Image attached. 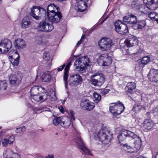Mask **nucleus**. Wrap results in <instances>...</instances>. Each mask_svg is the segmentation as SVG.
<instances>
[{"mask_svg":"<svg viewBox=\"0 0 158 158\" xmlns=\"http://www.w3.org/2000/svg\"><path fill=\"white\" fill-rule=\"evenodd\" d=\"M81 41H81V40H80L79 42H78L77 44V46H78L81 43Z\"/></svg>","mask_w":158,"mask_h":158,"instance_id":"obj_59","label":"nucleus"},{"mask_svg":"<svg viewBox=\"0 0 158 158\" xmlns=\"http://www.w3.org/2000/svg\"><path fill=\"white\" fill-rule=\"evenodd\" d=\"M26 130V127L25 126H23L16 128L15 131L17 133H20L22 132H23L25 131Z\"/></svg>","mask_w":158,"mask_h":158,"instance_id":"obj_43","label":"nucleus"},{"mask_svg":"<svg viewBox=\"0 0 158 158\" xmlns=\"http://www.w3.org/2000/svg\"><path fill=\"white\" fill-rule=\"evenodd\" d=\"M59 109L62 113H64V110L62 106H60V107H59Z\"/></svg>","mask_w":158,"mask_h":158,"instance_id":"obj_55","label":"nucleus"},{"mask_svg":"<svg viewBox=\"0 0 158 158\" xmlns=\"http://www.w3.org/2000/svg\"><path fill=\"white\" fill-rule=\"evenodd\" d=\"M156 13L155 12L151 11L150 13H149L148 15L149 18H150L152 20H154Z\"/></svg>","mask_w":158,"mask_h":158,"instance_id":"obj_48","label":"nucleus"},{"mask_svg":"<svg viewBox=\"0 0 158 158\" xmlns=\"http://www.w3.org/2000/svg\"><path fill=\"white\" fill-rule=\"evenodd\" d=\"M14 57H16L15 59H13L12 56H10L9 58V61L13 65L17 66L19 62V56L18 52H16L15 53L13 56Z\"/></svg>","mask_w":158,"mask_h":158,"instance_id":"obj_23","label":"nucleus"},{"mask_svg":"<svg viewBox=\"0 0 158 158\" xmlns=\"http://www.w3.org/2000/svg\"><path fill=\"white\" fill-rule=\"evenodd\" d=\"M97 135L99 140L101 141H104L108 139L109 135H107L106 133L100 132Z\"/></svg>","mask_w":158,"mask_h":158,"instance_id":"obj_34","label":"nucleus"},{"mask_svg":"<svg viewBox=\"0 0 158 158\" xmlns=\"http://www.w3.org/2000/svg\"><path fill=\"white\" fill-rule=\"evenodd\" d=\"M111 105L114 104V105L110 106L109 107V110L110 112L112 113L114 115L116 116L117 115V113L118 112H117V109L116 107L117 103H112L111 104Z\"/></svg>","mask_w":158,"mask_h":158,"instance_id":"obj_35","label":"nucleus"},{"mask_svg":"<svg viewBox=\"0 0 158 158\" xmlns=\"http://www.w3.org/2000/svg\"><path fill=\"white\" fill-rule=\"evenodd\" d=\"M38 77V76L37 75L35 77V80L37 79V78Z\"/></svg>","mask_w":158,"mask_h":158,"instance_id":"obj_61","label":"nucleus"},{"mask_svg":"<svg viewBox=\"0 0 158 158\" xmlns=\"http://www.w3.org/2000/svg\"><path fill=\"white\" fill-rule=\"evenodd\" d=\"M2 0H0V4H1L2 3Z\"/></svg>","mask_w":158,"mask_h":158,"instance_id":"obj_63","label":"nucleus"},{"mask_svg":"<svg viewBox=\"0 0 158 158\" xmlns=\"http://www.w3.org/2000/svg\"><path fill=\"white\" fill-rule=\"evenodd\" d=\"M124 81L126 82H134V80L132 77H127L124 79Z\"/></svg>","mask_w":158,"mask_h":158,"instance_id":"obj_45","label":"nucleus"},{"mask_svg":"<svg viewBox=\"0 0 158 158\" xmlns=\"http://www.w3.org/2000/svg\"><path fill=\"white\" fill-rule=\"evenodd\" d=\"M14 44L16 48L18 49H23L25 48L26 44L23 39H18L14 41Z\"/></svg>","mask_w":158,"mask_h":158,"instance_id":"obj_19","label":"nucleus"},{"mask_svg":"<svg viewBox=\"0 0 158 158\" xmlns=\"http://www.w3.org/2000/svg\"><path fill=\"white\" fill-rule=\"evenodd\" d=\"M70 117L71 119L74 120H75V117L74 116V113L73 111H70Z\"/></svg>","mask_w":158,"mask_h":158,"instance_id":"obj_54","label":"nucleus"},{"mask_svg":"<svg viewBox=\"0 0 158 158\" xmlns=\"http://www.w3.org/2000/svg\"><path fill=\"white\" fill-rule=\"evenodd\" d=\"M85 36V34L83 35H82V36H81V39L80 40L81 41H82V40L84 38Z\"/></svg>","mask_w":158,"mask_h":158,"instance_id":"obj_58","label":"nucleus"},{"mask_svg":"<svg viewBox=\"0 0 158 158\" xmlns=\"http://www.w3.org/2000/svg\"><path fill=\"white\" fill-rule=\"evenodd\" d=\"M141 5H140L139 2L138 1H133L131 3L132 6L136 9L139 10V6Z\"/></svg>","mask_w":158,"mask_h":158,"instance_id":"obj_42","label":"nucleus"},{"mask_svg":"<svg viewBox=\"0 0 158 158\" xmlns=\"http://www.w3.org/2000/svg\"><path fill=\"white\" fill-rule=\"evenodd\" d=\"M112 60L111 56L107 54L102 55L99 57L98 62L99 65L101 66H108L110 65Z\"/></svg>","mask_w":158,"mask_h":158,"instance_id":"obj_9","label":"nucleus"},{"mask_svg":"<svg viewBox=\"0 0 158 158\" xmlns=\"http://www.w3.org/2000/svg\"><path fill=\"white\" fill-rule=\"evenodd\" d=\"M73 60V57H71L68 60V63L66 64L64 69V72L63 76V80L64 83V86L66 88L67 87V79L68 77V73L70 69V67L71 64V62Z\"/></svg>","mask_w":158,"mask_h":158,"instance_id":"obj_13","label":"nucleus"},{"mask_svg":"<svg viewBox=\"0 0 158 158\" xmlns=\"http://www.w3.org/2000/svg\"><path fill=\"white\" fill-rule=\"evenodd\" d=\"M36 41L37 44H42L43 41L42 38L41 37L38 36L36 38Z\"/></svg>","mask_w":158,"mask_h":158,"instance_id":"obj_49","label":"nucleus"},{"mask_svg":"<svg viewBox=\"0 0 158 158\" xmlns=\"http://www.w3.org/2000/svg\"><path fill=\"white\" fill-rule=\"evenodd\" d=\"M148 76L150 81L156 82L158 81V70L154 69H151Z\"/></svg>","mask_w":158,"mask_h":158,"instance_id":"obj_16","label":"nucleus"},{"mask_svg":"<svg viewBox=\"0 0 158 158\" xmlns=\"http://www.w3.org/2000/svg\"><path fill=\"white\" fill-rule=\"evenodd\" d=\"M14 152L10 148H6L3 152V156L5 158H11Z\"/></svg>","mask_w":158,"mask_h":158,"instance_id":"obj_33","label":"nucleus"},{"mask_svg":"<svg viewBox=\"0 0 158 158\" xmlns=\"http://www.w3.org/2000/svg\"><path fill=\"white\" fill-rule=\"evenodd\" d=\"M116 103V108L117 109V112H118L117 113V115L120 114L124 111L125 107L123 104L121 102H120L119 101Z\"/></svg>","mask_w":158,"mask_h":158,"instance_id":"obj_30","label":"nucleus"},{"mask_svg":"<svg viewBox=\"0 0 158 158\" xmlns=\"http://www.w3.org/2000/svg\"><path fill=\"white\" fill-rule=\"evenodd\" d=\"M82 81L81 77L78 74L70 76L69 80V84L73 86L77 85L80 84Z\"/></svg>","mask_w":158,"mask_h":158,"instance_id":"obj_10","label":"nucleus"},{"mask_svg":"<svg viewBox=\"0 0 158 158\" xmlns=\"http://www.w3.org/2000/svg\"><path fill=\"white\" fill-rule=\"evenodd\" d=\"M80 105L83 109L88 110H92L95 106L94 103L85 99L81 100Z\"/></svg>","mask_w":158,"mask_h":158,"instance_id":"obj_14","label":"nucleus"},{"mask_svg":"<svg viewBox=\"0 0 158 158\" xmlns=\"http://www.w3.org/2000/svg\"><path fill=\"white\" fill-rule=\"evenodd\" d=\"M46 158H54V156L53 155H48L46 156Z\"/></svg>","mask_w":158,"mask_h":158,"instance_id":"obj_56","label":"nucleus"},{"mask_svg":"<svg viewBox=\"0 0 158 158\" xmlns=\"http://www.w3.org/2000/svg\"><path fill=\"white\" fill-rule=\"evenodd\" d=\"M30 14L37 20L40 19L41 17L46 16V12L44 8L37 6H34L31 9Z\"/></svg>","mask_w":158,"mask_h":158,"instance_id":"obj_2","label":"nucleus"},{"mask_svg":"<svg viewBox=\"0 0 158 158\" xmlns=\"http://www.w3.org/2000/svg\"><path fill=\"white\" fill-rule=\"evenodd\" d=\"M150 61V57L148 56H145L143 57L141 61V64H146Z\"/></svg>","mask_w":158,"mask_h":158,"instance_id":"obj_40","label":"nucleus"},{"mask_svg":"<svg viewBox=\"0 0 158 158\" xmlns=\"http://www.w3.org/2000/svg\"><path fill=\"white\" fill-rule=\"evenodd\" d=\"M123 21V22L130 24H134V25L137 22V18L135 16L131 14L128 16L124 17Z\"/></svg>","mask_w":158,"mask_h":158,"instance_id":"obj_18","label":"nucleus"},{"mask_svg":"<svg viewBox=\"0 0 158 158\" xmlns=\"http://www.w3.org/2000/svg\"><path fill=\"white\" fill-rule=\"evenodd\" d=\"M89 61L87 56H85L79 57L74 63L76 71L82 73L85 71V68L88 66Z\"/></svg>","mask_w":158,"mask_h":158,"instance_id":"obj_1","label":"nucleus"},{"mask_svg":"<svg viewBox=\"0 0 158 158\" xmlns=\"http://www.w3.org/2000/svg\"><path fill=\"white\" fill-rule=\"evenodd\" d=\"M131 137L132 138L138 137L137 136L134 132L129 130H123L119 133L118 136L119 141L120 145L125 141L127 137Z\"/></svg>","mask_w":158,"mask_h":158,"instance_id":"obj_3","label":"nucleus"},{"mask_svg":"<svg viewBox=\"0 0 158 158\" xmlns=\"http://www.w3.org/2000/svg\"><path fill=\"white\" fill-rule=\"evenodd\" d=\"M14 141V136L12 135L8 137V139H4L2 141V145L4 147L7 146L8 144H13Z\"/></svg>","mask_w":158,"mask_h":158,"instance_id":"obj_22","label":"nucleus"},{"mask_svg":"<svg viewBox=\"0 0 158 158\" xmlns=\"http://www.w3.org/2000/svg\"><path fill=\"white\" fill-rule=\"evenodd\" d=\"M104 20H103V21L102 22H101V23H100V24H102V23H103V22H104Z\"/></svg>","mask_w":158,"mask_h":158,"instance_id":"obj_64","label":"nucleus"},{"mask_svg":"<svg viewBox=\"0 0 158 158\" xmlns=\"http://www.w3.org/2000/svg\"><path fill=\"white\" fill-rule=\"evenodd\" d=\"M112 41L109 38H102L98 42V44L102 51H106L110 49L112 45Z\"/></svg>","mask_w":158,"mask_h":158,"instance_id":"obj_7","label":"nucleus"},{"mask_svg":"<svg viewBox=\"0 0 158 158\" xmlns=\"http://www.w3.org/2000/svg\"><path fill=\"white\" fill-rule=\"evenodd\" d=\"M153 124L152 121L149 119H146L143 123V126L147 129L149 130L152 128Z\"/></svg>","mask_w":158,"mask_h":158,"instance_id":"obj_31","label":"nucleus"},{"mask_svg":"<svg viewBox=\"0 0 158 158\" xmlns=\"http://www.w3.org/2000/svg\"><path fill=\"white\" fill-rule=\"evenodd\" d=\"M135 83L134 82H128L125 87V90L126 92L132 94L133 90L136 88Z\"/></svg>","mask_w":158,"mask_h":158,"instance_id":"obj_25","label":"nucleus"},{"mask_svg":"<svg viewBox=\"0 0 158 158\" xmlns=\"http://www.w3.org/2000/svg\"><path fill=\"white\" fill-rule=\"evenodd\" d=\"M109 91V89H102L101 90L100 92L101 94L104 95L108 93Z\"/></svg>","mask_w":158,"mask_h":158,"instance_id":"obj_50","label":"nucleus"},{"mask_svg":"<svg viewBox=\"0 0 158 158\" xmlns=\"http://www.w3.org/2000/svg\"><path fill=\"white\" fill-rule=\"evenodd\" d=\"M47 17L48 20L53 23L59 22L62 16L60 12L58 11V12L49 14Z\"/></svg>","mask_w":158,"mask_h":158,"instance_id":"obj_12","label":"nucleus"},{"mask_svg":"<svg viewBox=\"0 0 158 158\" xmlns=\"http://www.w3.org/2000/svg\"><path fill=\"white\" fill-rule=\"evenodd\" d=\"M53 28V26L49 24L46 20L41 21L37 27L39 31L45 32L51 31Z\"/></svg>","mask_w":158,"mask_h":158,"instance_id":"obj_8","label":"nucleus"},{"mask_svg":"<svg viewBox=\"0 0 158 158\" xmlns=\"http://www.w3.org/2000/svg\"><path fill=\"white\" fill-rule=\"evenodd\" d=\"M31 20L28 16L25 17L23 19L21 23L22 27L23 28L28 27L31 24Z\"/></svg>","mask_w":158,"mask_h":158,"instance_id":"obj_27","label":"nucleus"},{"mask_svg":"<svg viewBox=\"0 0 158 158\" xmlns=\"http://www.w3.org/2000/svg\"><path fill=\"white\" fill-rule=\"evenodd\" d=\"M11 158H20L19 155L16 153L13 152Z\"/></svg>","mask_w":158,"mask_h":158,"instance_id":"obj_52","label":"nucleus"},{"mask_svg":"<svg viewBox=\"0 0 158 158\" xmlns=\"http://www.w3.org/2000/svg\"><path fill=\"white\" fill-rule=\"evenodd\" d=\"M75 4V9L78 12H84L86 7V3L85 1L89 0H78Z\"/></svg>","mask_w":158,"mask_h":158,"instance_id":"obj_15","label":"nucleus"},{"mask_svg":"<svg viewBox=\"0 0 158 158\" xmlns=\"http://www.w3.org/2000/svg\"><path fill=\"white\" fill-rule=\"evenodd\" d=\"M89 82L95 86H100L102 85L104 82L101 81V80L98 81L95 79L90 77Z\"/></svg>","mask_w":158,"mask_h":158,"instance_id":"obj_32","label":"nucleus"},{"mask_svg":"<svg viewBox=\"0 0 158 158\" xmlns=\"http://www.w3.org/2000/svg\"><path fill=\"white\" fill-rule=\"evenodd\" d=\"M12 44L11 41L8 39L2 40L0 43V54H6L11 48Z\"/></svg>","mask_w":158,"mask_h":158,"instance_id":"obj_5","label":"nucleus"},{"mask_svg":"<svg viewBox=\"0 0 158 158\" xmlns=\"http://www.w3.org/2000/svg\"><path fill=\"white\" fill-rule=\"evenodd\" d=\"M137 106H138V105H137ZM136 105H135L134 106V108H136Z\"/></svg>","mask_w":158,"mask_h":158,"instance_id":"obj_62","label":"nucleus"},{"mask_svg":"<svg viewBox=\"0 0 158 158\" xmlns=\"http://www.w3.org/2000/svg\"><path fill=\"white\" fill-rule=\"evenodd\" d=\"M71 123L70 119L66 116H64L61 118V121L60 125L65 128L68 127Z\"/></svg>","mask_w":158,"mask_h":158,"instance_id":"obj_21","label":"nucleus"},{"mask_svg":"<svg viewBox=\"0 0 158 158\" xmlns=\"http://www.w3.org/2000/svg\"><path fill=\"white\" fill-rule=\"evenodd\" d=\"M146 25V22L144 20H140L133 25V27L135 30L142 29L144 28Z\"/></svg>","mask_w":158,"mask_h":158,"instance_id":"obj_24","label":"nucleus"},{"mask_svg":"<svg viewBox=\"0 0 158 158\" xmlns=\"http://www.w3.org/2000/svg\"><path fill=\"white\" fill-rule=\"evenodd\" d=\"M138 40L132 35L129 36L126 39L125 42L128 46L132 47L138 44Z\"/></svg>","mask_w":158,"mask_h":158,"instance_id":"obj_17","label":"nucleus"},{"mask_svg":"<svg viewBox=\"0 0 158 158\" xmlns=\"http://www.w3.org/2000/svg\"><path fill=\"white\" fill-rule=\"evenodd\" d=\"M90 77L94 79H95L98 80H101V81L104 82L105 80V77L102 74L97 72L94 73Z\"/></svg>","mask_w":158,"mask_h":158,"instance_id":"obj_29","label":"nucleus"},{"mask_svg":"<svg viewBox=\"0 0 158 158\" xmlns=\"http://www.w3.org/2000/svg\"><path fill=\"white\" fill-rule=\"evenodd\" d=\"M31 97L32 99H33L34 101L36 102H39L41 100L40 96L39 94H37L32 95Z\"/></svg>","mask_w":158,"mask_h":158,"instance_id":"obj_47","label":"nucleus"},{"mask_svg":"<svg viewBox=\"0 0 158 158\" xmlns=\"http://www.w3.org/2000/svg\"><path fill=\"white\" fill-rule=\"evenodd\" d=\"M77 135L74 136V139L76 143L77 144L78 148L80 149L84 153L87 155H91L88 148L85 145L81 138L79 133L77 132Z\"/></svg>","mask_w":158,"mask_h":158,"instance_id":"obj_4","label":"nucleus"},{"mask_svg":"<svg viewBox=\"0 0 158 158\" xmlns=\"http://www.w3.org/2000/svg\"><path fill=\"white\" fill-rule=\"evenodd\" d=\"M39 88L37 86H35L32 87L30 90L31 96L36 95L38 93Z\"/></svg>","mask_w":158,"mask_h":158,"instance_id":"obj_37","label":"nucleus"},{"mask_svg":"<svg viewBox=\"0 0 158 158\" xmlns=\"http://www.w3.org/2000/svg\"><path fill=\"white\" fill-rule=\"evenodd\" d=\"M48 96L47 95V94H44V95H42L40 96L41 97V101H44L46 99H47V97H48Z\"/></svg>","mask_w":158,"mask_h":158,"instance_id":"obj_51","label":"nucleus"},{"mask_svg":"<svg viewBox=\"0 0 158 158\" xmlns=\"http://www.w3.org/2000/svg\"><path fill=\"white\" fill-rule=\"evenodd\" d=\"M155 158H158V152H157V154L155 156Z\"/></svg>","mask_w":158,"mask_h":158,"instance_id":"obj_60","label":"nucleus"},{"mask_svg":"<svg viewBox=\"0 0 158 158\" xmlns=\"http://www.w3.org/2000/svg\"><path fill=\"white\" fill-rule=\"evenodd\" d=\"M43 58L46 60L48 61L50 60L49 53L47 51H44L43 55Z\"/></svg>","mask_w":158,"mask_h":158,"instance_id":"obj_46","label":"nucleus"},{"mask_svg":"<svg viewBox=\"0 0 158 158\" xmlns=\"http://www.w3.org/2000/svg\"><path fill=\"white\" fill-rule=\"evenodd\" d=\"M61 117H58L54 118L53 120V123L55 125H57L60 124V123L61 121Z\"/></svg>","mask_w":158,"mask_h":158,"instance_id":"obj_41","label":"nucleus"},{"mask_svg":"<svg viewBox=\"0 0 158 158\" xmlns=\"http://www.w3.org/2000/svg\"><path fill=\"white\" fill-rule=\"evenodd\" d=\"M65 66V64H64L60 66V67L58 68L57 69L58 71L59 72L61 71L64 68Z\"/></svg>","mask_w":158,"mask_h":158,"instance_id":"obj_53","label":"nucleus"},{"mask_svg":"<svg viewBox=\"0 0 158 158\" xmlns=\"http://www.w3.org/2000/svg\"><path fill=\"white\" fill-rule=\"evenodd\" d=\"M51 78L50 73L49 72H47L45 73L42 79L43 81L45 82L49 81Z\"/></svg>","mask_w":158,"mask_h":158,"instance_id":"obj_36","label":"nucleus"},{"mask_svg":"<svg viewBox=\"0 0 158 158\" xmlns=\"http://www.w3.org/2000/svg\"><path fill=\"white\" fill-rule=\"evenodd\" d=\"M121 145H123L124 149L126 151L128 152H131V151H129V150L132 148V147L130 145H128V144L127 143L124 144L123 143L121 144Z\"/></svg>","mask_w":158,"mask_h":158,"instance_id":"obj_44","label":"nucleus"},{"mask_svg":"<svg viewBox=\"0 0 158 158\" xmlns=\"http://www.w3.org/2000/svg\"><path fill=\"white\" fill-rule=\"evenodd\" d=\"M139 11L145 14L148 15L150 13L151 11L150 8H149L147 6L145 5H142L139 6Z\"/></svg>","mask_w":158,"mask_h":158,"instance_id":"obj_28","label":"nucleus"},{"mask_svg":"<svg viewBox=\"0 0 158 158\" xmlns=\"http://www.w3.org/2000/svg\"><path fill=\"white\" fill-rule=\"evenodd\" d=\"M115 30L120 34L124 35L128 31L127 25L120 20H118L114 23Z\"/></svg>","mask_w":158,"mask_h":158,"instance_id":"obj_6","label":"nucleus"},{"mask_svg":"<svg viewBox=\"0 0 158 158\" xmlns=\"http://www.w3.org/2000/svg\"><path fill=\"white\" fill-rule=\"evenodd\" d=\"M93 99L94 101L96 103L98 102L101 99V96L99 94L96 92L93 93Z\"/></svg>","mask_w":158,"mask_h":158,"instance_id":"obj_38","label":"nucleus"},{"mask_svg":"<svg viewBox=\"0 0 158 158\" xmlns=\"http://www.w3.org/2000/svg\"><path fill=\"white\" fill-rule=\"evenodd\" d=\"M158 20V14L156 13V16L155 17L154 20L156 21Z\"/></svg>","mask_w":158,"mask_h":158,"instance_id":"obj_57","label":"nucleus"},{"mask_svg":"<svg viewBox=\"0 0 158 158\" xmlns=\"http://www.w3.org/2000/svg\"><path fill=\"white\" fill-rule=\"evenodd\" d=\"M59 8L57 6L53 4H50L47 7V16L49 15V14L55 13L56 11L58 12Z\"/></svg>","mask_w":158,"mask_h":158,"instance_id":"obj_26","label":"nucleus"},{"mask_svg":"<svg viewBox=\"0 0 158 158\" xmlns=\"http://www.w3.org/2000/svg\"><path fill=\"white\" fill-rule=\"evenodd\" d=\"M22 76L19 74H11L9 77L10 84L15 86L18 85L21 81Z\"/></svg>","mask_w":158,"mask_h":158,"instance_id":"obj_11","label":"nucleus"},{"mask_svg":"<svg viewBox=\"0 0 158 158\" xmlns=\"http://www.w3.org/2000/svg\"><path fill=\"white\" fill-rule=\"evenodd\" d=\"M7 84L5 80H0V90H4L6 89Z\"/></svg>","mask_w":158,"mask_h":158,"instance_id":"obj_39","label":"nucleus"},{"mask_svg":"<svg viewBox=\"0 0 158 158\" xmlns=\"http://www.w3.org/2000/svg\"><path fill=\"white\" fill-rule=\"evenodd\" d=\"M143 2L148 6H151V8L155 10L158 7V0H143Z\"/></svg>","mask_w":158,"mask_h":158,"instance_id":"obj_20","label":"nucleus"}]
</instances>
